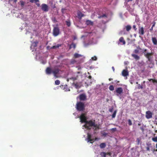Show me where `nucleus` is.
I'll use <instances>...</instances> for the list:
<instances>
[{"label":"nucleus","instance_id":"obj_58","mask_svg":"<svg viewBox=\"0 0 157 157\" xmlns=\"http://www.w3.org/2000/svg\"><path fill=\"white\" fill-rule=\"evenodd\" d=\"M155 150H156V149H153V152H155V151H155Z\"/></svg>","mask_w":157,"mask_h":157},{"label":"nucleus","instance_id":"obj_6","mask_svg":"<svg viewBox=\"0 0 157 157\" xmlns=\"http://www.w3.org/2000/svg\"><path fill=\"white\" fill-rule=\"evenodd\" d=\"M41 10L45 12H47L48 10V6L45 4H43L41 5Z\"/></svg>","mask_w":157,"mask_h":157},{"label":"nucleus","instance_id":"obj_27","mask_svg":"<svg viewBox=\"0 0 157 157\" xmlns=\"http://www.w3.org/2000/svg\"><path fill=\"white\" fill-rule=\"evenodd\" d=\"M76 47V44L74 43H72L70 45V48H75Z\"/></svg>","mask_w":157,"mask_h":157},{"label":"nucleus","instance_id":"obj_50","mask_svg":"<svg viewBox=\"0 0 157 157\" xmlns=\"http://www.w3.org/2000/svg\"><path fill=\"white\" fill-rule=\"evenodd\" d=\"M144 53H146V52H147V50L146 49H144Z\"/></svg>","mask_w":157,"mask_h":157},{"label":"nucleus","instance_id":"obj_29","mask_svg":"<svg viewBox=\"0 0 157 157\" xmlns=\"http://www.w3.org/2000/svg\"><path fill=\"white\" fill-rule=\"evenodd\" d=\"M149 81H152L153 83L157 82V80L155 79H149Z\"/></svg>","mask_w":157,"mask_h":157},{"label":"nucleus","instance_id":"obj_4","mask_svg":"<svg viewBox=\"0 0 157 157\" xmlns=\"http://www.w3.org/2000/svg\"><path fill=\"white\" fill-rule=\"evenodd\" d=\"M79 118L80 120V121L81 122V123H86V122L87 121V117L86 116V114L84 113H83L81 114L80 116L79 117Z\"/></svg>","mask_w":157,"mask_h":157},{"label":"nucleus","instance_id":"obj_9","mask_svg":"<svg viewBox=\"0 0 157 157\" xmlns=\"http://www.w3.org/2000/svg\"><path fill=\"white\" fill-rule=\"evenodd\" d=\"M87 140L88 142H90V143H92V141H94V139H91V135L89 133H88L87 134Z\"/></svg>","mask_w":157,"mask_h":157},{"label":"nucleus","instance_id":"obj_56","mask_svg":"<svg viewBox=\"0 0 157 157\" xmlns=\"http://www.w3.org/2000/svg\"><path fill=\"white\" fill-rule=\"evenodd\" d=\"M17 0H13V2L15 3H16L17 1Z\"/></svg>","mask_w":157,"mask_h":157},{"label":"nucleus","instance_id":"obj_20","mask_svg":"<svg viewBox=\"0 0 157 157\" xmlns=\"http://www.w3.org/2000/svg\"><path fill=\"white\" fill-rule=\"evenodd\" d=\"M82 56L80 54H78L77 53H75L74 55V58H78L81 57Z\"/></svg>","mask_w":157,"mask_h":157},{"label":"nucleus","instance_id":"obj_11","mask_svg":"<svg viewBox=\"0 0 157 157\" xmlns=\"http://www.w3.org/2000/svg\"><path fill=\"white\" fill-rule=\"evenodd\" d=\"M45 71L46 74L48 75H50L52 73V70L51 68L49 67H48L46 69Z\"/></svg>","mask_w":157,"mask_h":157},{"label":"nucleus","instance_id":"obj_54","mask_svg":"<svg viewBox=\"0 0 157 157\" xmlns=\"http://www.w3.org/2000/svg\"><path fill=\"white\" fill-rule=\"evenodd\" d=\"M36 5L38 6H40V4L39 3H36Z\"/></svg>","mask_w":157,"mask_h":157},{"label":"nucleus","instance_id":"obj_48","mask_svg":"<svg viewBox=\"0 0 157 157\" xmlns=\"http://www.w3.org/2000/svg\"><path fill=\"white\" fill-rule=\"evenodd\" d=\"M137 48L139 50H141V48H140V47L139 46H138L137 47Z\"/></svg>","mask_w":157,"mask_h":157},{"label":"nucleus","instance_id":"obj_52","mask_svg":"<svg viewBox=\"0 0 157 157\" xmlns=\"http://www.w3.org/2000/svg\"><path fill=\"white\" fill-rule=\"evenodd\" d=\"M140 128L143 131H144V129L143 127H140Z\"/></svg>","mask_w":157,"mask_h":157},{"label":"nucleus","instance_id":"obj_16","mask_svg":"<svg viewBox=\"0 0 157 157\" xmlns=\"http://www.w3.org/2000/svg\"><path fill=\"white\" fill-rule=\"evenodd\" d=\"M86 24L87 25H93V22L90 20H87L86 21Z\"/></svg>","mask_w":157,"mask_h":157},{"label":"nucleus","instance_id":"obj_25","mask_svg":"<svg viewBox=\"0 0 157 157\" xmlns=\"http://www.w3.org/2000/svg\"><path fill=\"white\" fill-rule=\"evenodd\" d=\"M117 112V110H115V111H114L113 113V114L112 115V118H114L115 117Z\"/></svg>","mask_w":157,"mask_h":157},{"label":"nucleus","instance_id":"obj_41","mask_svg":"<svg viewBox=\"0 0 157 157\" xmlns=\"http://www.w3.org/2000/svg\"><path fill=\"white\" fill-rule=\"evenodd\" d=\"M113 107H112L109 110V111L110 112H112L113 110Z\"/></svg>","mask_w":157,"mask_h":157},{"label":"nucleus","instance_id":"obj_32","mask_svg":"<svg viewBox=\"0 0 157 157\" xmlns=\"http://www.w3.org/2000/svg\"><path fill=\"white\" fill-rule=\"evenodd\" d=\"M152 140L154 142H157V137H153L152 138Z\"/></svg>","mask_w":157,"mask_h":157},{"label":"nucleus","instance_id":"obj_17","mask_svg":"<svg viewBox=\"0 0 157 157\" xmlns=\"http://www.w3.org/2000/svg\"><path fill=\"white\" fill-rule=\"evenodd\" d=\"M132 56L137 60H138L140 59V57L139 56L135 54H132Z\"/></svg>","mask_w":157,"mask_h":157},{"label":"nucleus","instance_id":"obj_24","mask_svg":"<svg viewBox=\"0 0 157 157\" xmlns=\"http://www.w3.org/2000/svg\"><path fill=\"white\" fill-rule=\"evenodd\" d=\"M66 25L68 27H70L71 25V22L69 20H68L66 21Z\"/></svg>","mask_w":157,"mask_h":157},{"label":"nucleus","instance_id":"obj_23","mask_svg":"<svg viewBox=\"0 0 157 157\" xmlns=\"http://www.w3.org/2000/svg\"><path fill=\"white\" fill-rule=\"evenodd\" d=\"M78 15L80 18H81L82 17L84 16V14L81 12H80L78 13Z\"/></svg>","mask_w":157,"mask_h":157},{"label":"nucleus","instance_id":"obj_8","mask_svg":"<svg viewBox=\"0 0 157 157\" xmlns=\"http://www.w3.org/2000/svg\"><path fill=\"white\" fill-rule=\"evenodd\" d=\"M116 92L117 94V95H119V94H121L123 93V90L121 87H120L116 89Z\"/></svg>","mask_w":157,"mask_h":157},{"label":"nucleus","instance_id":"obj_38","mask_svg":"<svg viewBox=\"0 0 157 157\" xmlns=\"http://www.w3.org/2000/svg\"><path fill=\"white\" fill-rule=\"evenodd\" d=\"M134 52L136 54H138L139 52V50L137 49H135L134 50Z\"/></svg>","mask_w":157,"mask_h":157},{"label":"nucleus","instance_id":"obj_36","mask_svg":"<svg viewBox=\"0 0 157 157\" xmlns=\"http://www.w3.org/2000/svg\"><path fill=\"white\" fill-rule=\"evenodd\" d=\"M128 124L129 126H131L132 124V122L131 120L128 119Z\"/></svg>","mask_w":157,"mask_h":157},{"label":"nucleus","instance_id":"obj_35","mask_svg":"<svg viewBox=\"0 0 157 157\" xmlns=\"http://www.w3.org/2000/svg\"><path fill=\"white\" fill-rule=\"evenodd\" d=\"M39 0H30V2L31 3H36L37 2H39Z\"/></svg>","mask_w":157,"mask_h":157},{"label":"nucleus","instance_id":"obj_31","mask_svg":"<svg viewBox=\"0 0 157 157\" xmlns=\"http://www.w3.org/2000/svg\"><path fill=\"white\" fill-rule=\"evenodd\" d=\"M104 17H107V16L105 14H104L102 15H101L98 17V18H101Z\"/></svg>","mask_w":157,"mask_h":157},{"label":"nucleus","instance_id":"obj_22","mask_svg":"<svg viewBox=\"0 0 157 157\" xmlns=\"http://www.w3.org/2000/svg\"><path fill=\"white\" fill-rule=\"evenodd\" d=\"M73 84L77 89L78 88L80 87L79 85L78 84V83H75L74 82L73 83Z\"/></svg>","mask_w":157,"mask_h":157},{"label":"nucleus","instance_id":"obj_19","mask_svg":"<svg viewBox=\"0 0 157 157\" xmlns=\"http://www.w3.org/2000/svg\"><path fill=\"white\" fill-rule=\"evenodd\" d=\"M126 30L128 32L131 29L132 27L130 25H127L125 26Z\"/></svg>","mask_w":157,"mask_h":157},{"label":"nucleus","instance_id":"obj_3","mask_svg":"<svg viewBox=\"0 0 157 157\" xmlns=\"http://www.w3.org/2000/svg\"><path fill=\"white\" fill-rule=\"evenodd\" d=\"M52 34L55 36H57L60 34V29L57 26L54 27Z\"/></svg>","mask_w":157,"mask_h":157},{"label":"nucleus","instance_id":"obj_39","mask_svg":"<svg viewBox=\"0 0 157 157\" xmlns=\"http://www.w3.org/2000/svg\"><path fill=\"white\" fill-rule=\"evenodd\" d=\"M120 33L121 34L125 35L126 33L124 32V31H121L120 32Z\"/></svg>","mask_w":157,"mask_h":157},{"label":"nucleus","instance_id":"obj_45","mask_svg":"<svg viewBox=\"0 0 157 157\" xmlns=\"http://www.w3.org/2000/svg\"><path fill=\"white\" fill-rule=\"evenodd\" d=\"M106 155H108L109 156H110L111 155V153L110 152H108L106 153Z\"/></svg>","mask_w":157,"mask_h":157},{"label":"nucleus","instance_id":"obj_37","mask_svg":"<svg viewBox=\"0 0 157 157\" xmlns=\"http://www.w3.org/2000/svg\"><path fill=\"white\" fill-rule=\"evenodd\" d=\"M76 62V61L74 59H72L71 61V63L72 64H73L75 63Z\"/></svg>","mask_w":157,"mask_h":157},{"label":"nucleus","instance_id":"obj_55","mask_svg":"<svg viewBox=\"0 0 157 157\" xmlns=\"http://www.w3.org/2000/svg\"><path fill=\"white\" fill-rule=\"evenodd\" d=\"M156 147L157 149L155 150V151H157V143L156 144Z\"/></svg>","mask_w":157,"mask_h":157},{"label":"nucleus","instance_id":"obj_44","mask_svg":"<svg viewBox=\"0 0 157 157\" xmlns=\"http://www.w3.org/2000/svg\"><path fill=\"white\" fill-rule=\"evenodd\" d=\"M152 23H153V25H152V27H154V26H155V22L154 21V22H153Z\"/></svg>","mask_w":157,"mask_h":157},{"label":"nucleus","instance_id":"obj_64","mask_svg":"<svg viewBox=\"0 0 157 157\" xmlns=\"http://www.w3.org/2000/svg\"><path fill=\"white\" fill-rule=\"evenodd\" d=\"M89 78H90L91 77V76H89Z\"/></svg>","mask_w":157,"mask_h":157},{"label":"nucleus","instance_id":"obj_60","mask_svg":"<svg viewBox=\"0 0 157 157\" xmlns=\"http://www.w3.org/2000/svg\"><path fill=\"white\" fill-rule=\"evenodd\" d=\"M132 0H128V2H129V1H132Z\"/></svg>","mask_w":157,"mask_h":157},{"label":"nucleus","instance_id":"obj_10","mask_svg":"<svg viewBox=\"0 0 157 157\" xmlns=\"http://www.w3.org/2000/svg\"><path fill=\"white\" fill-rule=\"evenodd\" d=\"M146 117L147 119H150L152 117V113L151 111H148L146 112Z\"/></svg>","mask_w":157,"mask_h":157},{"label":"nucleus","instance_id":"obj_40","mask_svg":"<svg viewBox=\"0 0 157 157\" xmlns=\"http://www.w3.org/2000/svg\"><path fill=\"white\" fill-rule=\"evenodd\" d=\"M92 59L94 60H96L97 59V58L96 56H94L92 58Z\"/></svg>","mask_w":157,"mask_h":157},{"label":"nucleus","instance_id":"obj_28","mask_svg":"<svg viewBox=\"0 0 157 157\" xmlns=\"http://www.w3.org/2000/svg\"><path fill=\"white\" fill-rule=\"evenodd\" d=\"M78 77V76H77L76 77H72L70 78V79L71 80H72L73 81H74L77 79V78Z\"/></svg>","mask_w":157,"mask_h":157},{"label":"nucleus","instance_id":"obj_30","mask_svg":"<svg viewBox=\"0 0 157 157\" xmlns=\"http://www.w3.org/2000/svg\"><path fill=\"white\" fill-rule=\"evenodd\" d=\"M100 155L102 157H106V153L105 152H101Z\"/></svg>","mask_w":157,"mask_h":157},{"label":"nucleus","instance_id":"obj_21","mask_svg":"<svg viewBox=\"0 0 157 157\" xmlns=\"http://www.w3.org/2000/svg\"><path fill=\"white\" fill-rule=\"evenodd\" d=\"M100 147L101 148H104L106 147V144L105 143H101L100 144Z\"/></svg>","mask_w":157,"mask_h":157},{"label":"nucleus","instance_id":"obj_7","mask_svg":"<svg viewBox=\"0 0 157 157\" xmlns=\"http://www.w3.org/2000/svg\"><path fill=\"white\" fill-rule=\"evenodd\" d=\"M79 98L81 101H84L86 100V96L84 94H82L79 96Z\"/></svg>","mask_w":157,"mask_h":157},{"label":"nucleus","instance_id":"obj_12","mask_svg":"<svg viewBox=\"0 0 157 157\" xmlns=\"http://www.w3.org/2000/svg\"><path fill=\"white\" fill-rule=\"evenodd\" d=\"M139 33L140 35H143L144 34V28L142 27H140L139 29Z\"/></svg>","mask_w":157,"mask_h":157},{"label":"nucleus","instance_id":"obj_5","mask_svg":"<svg viewBox=\"0 0 157 157\" xmlns=\"http://www.w3.org/2000/svg\"><path fill=\"white\" fill-rule=\"evenodd\" d=\"M143 52L144 56L147 59L148 61H150L151 59V56L153 55V53L152 52L147 53H145L144 52Z\"/></svg>","mask_w":157,"mask_h":157},{"label":"nucleus","instance_id":"obj_61","mask_svg":"<svg viewBox=\"0 0 157 157\" xmlns=\"http://www.w3.org/2000/svg\"><path fill=\"white\" fill-rule=\"evenodd\" d=\"M155 133H157V130H155Z\"/></svg>","mask_w":157,"mask_h":157},{"label":"nucleus","instance_id":"obj_62","mask_svg":"<svg viewBox=\"0 0 157 157\" xmlns=\"http://www.w3.org/2000/svg\"><path fill=\"white\" fill-rule=\"evenodd\" d=\"M140 88H141V89H142L143 88V86H141L140 87Z\"/></svg>","mask_w":157,"mask_h":157},{"label":"nucleus","instance_id":"obj_46","mask_svg":"<svg viewBox=\"0 0 157 157\" xmlns=\"http://www.w3.org/2000/svg\"><path fill=\"white\" fill-rule=\"evenodd\" d=\"M147 151H150V148L149 147H147L146 148Z\"/></svg>","mask_w":157,"mask_h":157},{"label":"nucleus","instance_id":"obj_18","mask_svg":"<svg viewBox=\"0 0 157 157\" xmlns=\"http://www.w3.org/2000/svg\"><path fill=\"white\" fill-rule=\"evenodd\" d=\"M152 40L153 43L154 45H156L157 44V40L155 37H152Z\"/></svg>","mask_w":157,"mask_h":157},{"label":"nucleus","instance_id":"obj_47","mask_svg":"<svg viewBox=\"0 0 157 157\" xmlns=\"http://www.w3.org/2000/svg\"><path fill=\"white\" fill-rule=\"evenodd\" d=\"M112 69L113 70V72H114V71H115V69H114V67H113H113H112Z\"/></svg>","mask_w":157,"mask_h":157},{"label":"nucleus","instance_id":"obj_1","mask_svg":"<svg viewBox=\"0 0 157 157\" xmlns=\"http://www.w3.org/2000/svg\"><path fill=\"white\" fill-rule=\"evenodd\" d=\"M84 126L86 128L89 130H90L92 127H93V129L94 131L99 129V125L96 124L95 120H91L87 121L84 125Z\"/></svg>","mask_w":157,"mask_h":157},{"label":"nucleus","instance_id":"obj_49","mask_svg":"<svg viewBox=\"0 0 157 157\" xmlns=\"http://www.w3.org/2000/svg\"><path fill=\"white\" fill-rule=\"evenodd\" d=\"M65 10V9H64V8H62L61 9V11L62 12V13H63V12L64 11V10Z\"/></svg>","mask_w":157,"mask_h":157},{"label":"nucleus","instance_id":"obj_42","mask_svg":"<svg viewBox=\"0 0 157 157\" xmlns=\"http://www.w3.org/2000/svg\"><path fill=\"white\" fill-rule=\"evenodd\" d=\"M133 28L134 29L135 31H136L137 29L135 25H133Z\"/></svg>","mask_w":157,"mask_h":157},{"label":"nucleus","instance_id":"obj_14","mask_svg":"<svg viewBox=\"0 0 157 157\" xmlns=\"http://www.w3.org/2000/svg\"><path fill=\"white\" fill-rule=\"evenodd\" d=\"M59 72V69L58 68H56L54 69L52 71L53 73L55 76Z\"/></svg>","mask_w":157,"mask_h":157},{"label":"nucleus","instance_id":"obj_15","mask_svg":"<svg viewBox=\"0 0 157 157\" xmlns=\"http://www.w3.org/2000/svg\"><path fill=\"white\" fill-rule=\"evenodd\" d=\"M119 41L120 42L122 43V44L123 45L125 44L126 43L125 41L124 40V38L123 37H121L120 38V39L119 40Z\"/></svg>","mask_w":157,"mask_h":157},{"label":"nucleus","instance_id":"obj_26","mask_svg":"<svg viewBox=\"0 0 157 157\" xmlns=\"http://www.w3.org/2000/svg\"><path fill=\"white\" fill-rule=\"evenodd\" d=\"M60 46H61V45L60 44H57V45H56L53 46L51 48H52V49H55V48H58L59 47H60Z\"/></svg>","mask_w":157,"mask_h":157},{"label":"nucleus","instance_id":"obj_43","mask_svg":"<svg viewBox=\"0 0 157 157\" xmlns=\"http://www.w3.org/2000/svg\"><path fill=\"white\" fill-rule=\"evenodd\" d=\"M24 4H25L24 2L23 1H21V6H23L24 5Z\"/></svg>","mask_w":157,"mask_h":157},{"label":"nucleus","instance_id":"obj_63","mask_svg":"<svg viewBox=\"0 0 157 157\" xmlns=\"http://www.w3.org/2000/svg\"><path fill=\"white\" fill-rule=\"evenodd\" d=\"M67 87V85H66V86H65L64 87V88H65V87Z\"/></svg>","mask_w":157,"mask_h":157},{"label":"nucleus","instance_id":"obj_59","mask_svg":"<svg viewBox=\"0 0 157 157\" xmlns=\"http://www.w3.org/2000/svg\"><path fill=\"white\" fill-rule=\"evenodd\" d=\"M134 36L135 37H136V34H134Z\"/></svg>","mask_w":157,"mask_h":157},{"label":"nucleus","instance_id":"obj_33","mask_svg":"<svg viewBox=\"0 0 157 157\" xmlns=\"http://www.w3.org/2000/svg\"><path fill=\"white\" fill-rule=\"evenodd\" d=\"M109 89L110 90L113 91L114 90V87L113 85H110L109 87Z\"/></svg>","mask_w":157,"mask_h":157},{"label":"nucleus","instance_id":"obj_13","mask_svg":"<svg viewBox=\"0 0 157 157\" xmlns=\"http://www.w3.org/2000/svg\"><path fill=\"white\" fill-rule=\"evenodd\" d=\"M122 75L124 76H126L128 75V72L125 70H124L122 71Z\"/></svg>","mask_w":157,"mask_h":157},{"label":"nucleus","instance_id":"obj_53","mask_svg":"<svg viewBox=\"0 0 157 157\" xmlns=\"http://www.w3.org/2000/svg\"><path fill=\"white\" fill-rule=\"evenodd\" d=\"M153 27H152H152H151V28L150 29V30L151 31H152V30H153Z\"/></svg>","mask_w":157,"mask_h":157},{"label":"nucleus","instance_id":"obj_34","mask_svg":"<svg viewBox=\"0 0 157 157\" xmlns=\"http://www.w3.org/2000/svg\"><path fill=\"white\" fill-rule=\"evenodd\" d=\"M60 83V81L58 80H56L55 81V84L56 85H59Z\"/></svg>","mask_w":157,"mask_h":157},{"label":"nucleus","instance_id":"obj_57","mask_svg":"<svg viewBox=\"0 0 157 157\" xmlns=\"http://www.w3.org/2000/svg\"><path fill=\"white\" fill-rule=\"evenodd\" d=\"M109 81H111V80H113V79L111 78H109Z\"/></svg>","mask_w":157,"mask_h":157},{"label":"nucleus","instance_id":"obj_2","mask_svg":"<svg viewBox=\"0 0 157 157\" xmlns=\"http://www.w3.org/2000/svg\"><path fill=\"white\" fill-rule=\"evenodd\" d=\"M76 106L77 109L79 111H83L85 109L84 103L81 101L77 102Z\"/></svg>","mask_w":157,"mask_h":157},{"label":"nucleus","instance_id":"obj_51","mask_svg":"<svg viewBox=\"0 0 157 157\" xmlns=\"http://www.w3.org/2000/svg\"><path fill=\"white\" fill-rule=\"evenodd\" d=\"M65 91H70V90L69 88H67V89H66V90H65Z\"/></svg>","mask_w":157,"mask_h":157}]
</instances>
